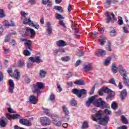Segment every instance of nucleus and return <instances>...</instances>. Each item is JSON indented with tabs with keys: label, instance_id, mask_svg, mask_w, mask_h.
I'll return each instance as SVG.
<instances>
[{
	"label": "nucleus",
	"instance_id": "c756f323",
	"mask_svg": "<svg viewBox=\"0 0 129 129\" xmlns=\"http://www.w3.org/2000/svg\"><path fill=\"white\" fill-rule=\"evenodd\" d=\"M110 61H111V57H107L104 62V65L107 66V65L110 63Z\"/></svg>",
	"mask_w": 129,
	"mask_h": 129
},
{
	"label": "nucleus",
	"instance_id": "2eb2a0df",
	"mask_svg": "<svg viewBox=\"0 0 129 129\" xmlns=\"http://www.w3.org/2000/svg\"><path fill=\"white\" fill-rule=\"evenodd\" d=\"M13 78H15L16 80H20L21 79V74L18 71V70H15L14 71V74L13 75L11 76Z\"/></svg>",
	"mask_w": 129,
	"mask_h": 129
},
{
	"label": "nucleus",
	"instance_id": "5fc2aeb1",
	"mask_svg": "<svg viewBox=\"0 0 129 129\" xmlns=\"http://www.w3.org/2000/svg\"><path fill=\"white\" fill-rule=\"evenodd\" d=\"M7 73H8V74L10 75V76H12V74H13V69H12V68H8L7 70Z\"/></svg>",
	"mask_w": 129,
	"mask_h": 129
},
{
	"label": "nucleus",
	"instance_id": "4be33fe9",
	"mask_svg": "<svg viewBox=\"0 0 129 129\" xmlns=\"http://www.w3.org/2000/svg\"><path fill=\"white\" fill-rule=\"evenodd\" d=\"M27 31L30 32V38H31V39H33V38H34V37H35V35H36V32H35V30L32 28H29L28 29H27Z\"/></svg>",
	"mask_w": 129,
	"mask_h": 129
},
{
	"label": "nucleus",
	"instance_id": "3c124183",
	"mask_svg": "<svg viewBox=\"0 0 129 129\" xmlns=\"http://www.w3.org/2000/svg\"><path fill=\"white\" fill-rule=\"evenodd\" d=\"M111 21H112V17H107V18L105 20V23L106 24H109V23H110Z\"/></svg>",
	"mask_w": 129,
	"mask_h": 129
},
{
	"label": "nucleus",
	"instance_id": "13d9d810",
	"mask_svg": "<svg viewBox=\"0 0 129 129\" xmlns=\"http://www.w3.org/2000/svg\"><path fill=\"white\" fill-rule=\"evenodd\" d=\"M14 119L15 118H17L18 119H20L22 118V116H21V115L18 114H15L14 115Z\"/></svg>",
	"mask_w": 129,
	"mask_h": 129
},
{
	"label": "nucleus",
	"instance_id": "423d86ee",
	"mask_svg": "<svg viewBox=\"0 0 129 129\" xmlns=\"http://www.w3.org/2000/svg\"><path fill=\"white\" fill-rule=\"evenodd\" d=\"M23 42H25L24 45L26 47V49H29L30 51H33V47H32V42L31 40H29L28 39H23L21 40Z\"/></svg>",
	"mask_w": 129,
	"mask_h": 129
},
{
	"label": "nucleus",
	"instance_id": "f257e3e1",
	"mask_svg": "<svg viewBox=\"0 0 129 129\" xmlns=\"http://www.w3.org/2000/svg\"><path fill=\"white\" fill-rule=\"evenodd\" d=\"M96 98V95L92 96L88 98V100L86 102V106L89 107L92 104L96 107H101L102 109L107 108L108 105L106 102L103 101L101 98L95 99Z\"/></svg>",
	"mask_w": 129,
	"mask_h": 129
},
{
	"label": "nucleus",
	"instance_id": "ea45409f",
	"mask_svg": "<svg viewBox=\"0 0 129 129\" xmlns=\"http://www.w3.org/2000/svg\"><path fill=\"white\" fill-rule=\"evenodd\" d=\"M62 109L66 114H69V110L67 108V107L65 105L62 106Z\"/></svg>",
	"mask_w": 129,
	"mask_h": 129
},
{
	"label": "nucleus",
	"instance_id": "f704fd0d",
	"mask_svg": "<svg viewBox=\"0 0 129 129\" xmlns=\"http://www.w3.org/2000/svg\"><path fill=\"white\" fill-rule=\"evenodd\" d=\"M25 66V62L23 60H20L18 63V67L22 68V67Z\"/></svg>",
	"mask_w": 129,
	"mask_h": 129
},
{
	"label": "nucleus",
	"instance_id": "6e6552de",
	"mask_svg": "<svg viewBox=\"0 0 129 129\" xmlns=\"http://www.w3.org/2000/svg\"><path fill=\"white\" fill-rule=\"evenodd\" d=\"M29 60H30L31 62H32V63H37V64H39V63H41L43 62V60H42V58H41V57L37 56H35V57L32 56L29 58Z\"/></svg>",
	"mask_w": 129,
	"mask_h": 129
},
{
	"label": "nucleus",
	"instance_id": "72a5a7b5",
	"mask_svg": "<svg viewBox=\"0 0 129 129\" xmlns=\"http://www.w3.org/2000/svg\"><path fill=\"white\" fill-rule=\"evenodd\" d=\"M123 81L125 86H129V80H127V77H123Z\"/></svg>",
	"mask_w": 129,
	"mask_h": 129
},
{
	"label": "nucleus",
	"instance_id": "a878e982",
	"mask_svg": "<svg viewBox=\"0 0 129 129\" xmlns=\"http://www.w3.org/2000/svg\"><path fill=\"white\" fill-rule=\"evenodd\" d=\"M52 123H53L54 125H55V126H61V124H62V123L61 122V121H58L57 119H54L52 120Z\"/></svg>",
	"mask_w": 129,
	"mask_h": 129
},
{
	"label": "nucleus",
	"instance_id": "aec40b11",
	"mask_svg": "<svg viewBox=\"0 0 129 129\" xmlns=\"http://www.w3.org/2000/svg\"><path fill=\"white\" fill-rule=\"evenodd\" d=\"M99 42L100 43L101 46H104V44L106 43V38L103 36H100Z\"/></svg>",
	"mask_w": 129,
	"mask_h": 129
},
{
	"label": "nucleus",
	"instance_id": "c85d7f7f",
	"mask_svg": "<svg viewBox=\"0 0 129 129\" xmlns=\"http://www.w3.org/2000/svg\"><path fill=\"white\" fill-rule=\"evenodd\" d=\"M109 33L111 37H115V36H116V30H115V29L110 30Z\"/></svg>",
	"mask_w": 129,
	"mask_h": 129
},
{
	"label": "nucleus",
	"instance_id": "5701e85b",
	"mask_svg": "<svg viewBox=\"0 0 129 129\" xmlns=\"http://www.w3.org/2000/svg\"><path fill=\"white\" fill-rule=\"evenodd\" d=\"M46 27L48 29V35H50V34L52 33V26H51V23L50 22H47Z\"/></svg>",
	"mask_w": 129,
	"mask_h": 129
},
{
	"label": "nucleus",
	"instance_id": "338daca9",
	"mask_svg": "<svg viewBox=\"0 0 129 129\" xmlns=\"http://www.w3.org/2000/svg\"><path fill=\"white\" fill-rule=\"evenodd\" d=\"M28 3L31 5H35V4H36V0H29Z\"/></svg>",
	"mask_w": 129,
	"mask_h": 129
},
{
	"label": "nucleus",
	"instance_id": "b1692460",
	"mask_svg": "<svg viewBox=\"0 0 129 129\" xmlns=\"http://www.w3.org/2000/svg\"><path fill=\"white\" fill-rule=\"evenodd\" d=\"M84 69L85 72H89L90 71H91L92 70L91 66L90 65V64L85 65L84 66Z\"/></svg>",
	"mask_w": 129,
	"mask_h": 129
},
{
	"label": "nucleus",
	"instance_id": "7ed1b4c3",
	"mask_svg": "<svg viewBox=\"0 0 129 129\" xmlns=\"http://www.w3.org/2000/svg\"><path fill=\"white\" fill-rule=\"evenodd\" d=\"M33 93H36L37 96H39V95L42 93L41 90L44 89V88H45V84L42 82H37L36 84L33 85Z\"/></svg>",
	"mask_w": 129,
	"mask_h": 129
},
{
	"label": "nucleus",
	"instance_id": "20e7f679",
	"mask_svg": "<svg viewBox=\"0 0 129 129\" xmlns=\"http://www.w3.org/2000/svg\"><path fill=\"white\" fill-rule=\"evenodd\" d=\"M72 93L77 96L79 98H84L85 95L87 93V91L84 89L78 90V89L74 88L72 90Z\"/></svg>",
	"mask_w": 129,
	"mask_h": 129
},
{
	"label": "nucleus",
	"instance_id": "052dcab7",
	"mask_svg": "<svg viewBox=\"0 0 129 129\" xmlns=\"http://www.w3.org/2000/svg\"><path fill=\"white\" fill-rule=\"evenodd\" d=\"M59 25L63 27V28H64L65 29H66V25H65V23H64L63 20H60L59 21Z\"/></svg>",
	"mask_w": 129,
	"mask_h": 129
},
{
	"label": "nucleus",
	"instance_id": "79ce46f5",
	"mask_svg": "<svg viewBox=\"0 0 129 129\" xmlns=\"http://www.w3.org/2000/svg\"><path fill=\"white\" fill-rule=\"evenodd\" d=\"M88 126H89L88 122H86V121H84L82 126V129L87 128Z\"/></svg>",
	"mask_w": 129,
	"mask_h": 129
},
{
	"label": "nucleus",
	"instance_id": "9b49d317",
	"mask_svg": "<svg viewBox=\"0 0 129 129\" xmlns=\"http://www.w3.org/2000/svg\"><path fill=\"white\" fill-rule=\"evenodd\" d=\"M19 122L20 123H21V124L26 125V126H31V125H32V123L25 118L20 119L19 120Z\"/></svg>",
	"mask_w": 129,
	"mask_h": 129
},
{
	"label": "nucleus",
	"instance_id": "2f4dec72",
	"mask_svg": "<svg viewBox=\"0 0 129 129\" xmlns=\"http://www.w3.org/2000/svg\"><path fill=\"white\" fill-rule=\"evenodd\" d=\"M42 108L43 109V112L45 113V114H47L48 116H50V115H51V114L50 113V110L49 109L45 108L44 107H42Z\"/></svg>",
	"mask_w": 129,
	"mask_h": 129
},
{
	"label": "nucleus",
	"instance_id": "58836bf2",
	"mask_svg": "<svg viewBox=\"0 0 129 129\" xmlns=\"http://www.w3.org/2000/svg\"><path fill=\"white\" fill-rule=\"evenodd\" d=\"M6 17V14H5V11H4V9H0V18L1 19H4Z\"/></svg>",
	"mask_w": 129,
	"mask_h": 129
},
{
	"label": "nucleus",
	"instance_id": "1a4fd4ad",
	"mask_svg": "<svg viewBox=\"0 0 129 129\" xmlns=\"http://www.w3.org/2000/svg\"><path fill=\"white\" fill-rule=\"evenodd\" d=\"M9 123V120L8 118L5 117H2L0 120V126L1 127H6L7 125Z\"/></svg>",
	"mask_w": 129,
	"mask_h": 129
},
{
	"label": "nucleus",
	"instance_id": "4468645a",
	"mask_svg": "<svg viewBox=\"0 0 129 129\" xmlns=\"http://www.w3.org/2000/svg\"><path fill=\"white\" fill-rule=\"evenodd\" d=\"M29 100L32 104H36L38 102V96L36 97L34 95H31L29 96Z\"/></svg>",
	"mask_w": 129,
	"mask_h": 129
},
{
	"label": "nucleus",
	"instance_id": "6e6d98bb",
	"mask_svg": "<svg viewBox=\"0 0 129 129\" xmlns=\"http://www.w3.org/2000/svg\"><path fill=\"white\" fill-rule=\"evenodd\" d=\"M75 36L76 37H78L79 36V32L78 31V28H75Z\"/></svg>",
	"mask_w": 129,
	"mask_h": 129
},
{
	"label": "nucleus",
	"instance_id": "8fccbe9b",
	"mask_svg": "<svg viewBox=\"0 0 129 129\" xmlns=\"http://www.w3.org/2000/svg\"><path fill=\"white\" fill-rule=\"evenodd\" d=\"M24 54L25 55V56H30V55H31V52H30V51H29V50H28V49H26V50H25L24 51Z\"/></svg>",
	"mask_w": 129,
	"mask_h": 129
},
{
	"label": "nucleus",
	"instance_id": "603ef678",
	"mask_svg": "<svg viewBox=\"0 0 129 129\" xmlns=\"http://www.w3.org/2000/svg\"><path fill=\"white\" fill-rule=\"evenodd\" d=\"M97 35H98L97 32L95 31V32L92 33L91 37L93 39H94V38H96L97 37Z\"/></svg>",
	"mask_w": 129,
	"mask_h": 129
},
{
	"label": "nucleus",
	"instance_id": "4c0bfd02",
	"mask_svg": "<svg viewBox=\"0 0 129 129\" xmlns=\"http://www.w3.org/2000/svg\"><path fill=\"white\" fill-rule=\"evenodd\" d=\"M106 49L107 51H109L110 52H111L112 51V49H111V44L110 43V41H108Z\"/></svg>",
	"mask_w": 129,
	"mask_h": 129
},
{
	"label": "nucleus",
	"instance_id": "37998d69",
	"mask_svg": "<svg viewBox=\"0 0 129 129\" xmlns=\"http://www.w3.org/2000/svg\"><path fill=\"white\" fill-rule=\"evenodd\" d=\"M56 19L57 20H64V16L59 14H56Z\"/></svg>",
	"mask_w": 129,
	"mask_h": 129
},
{
	"label": "nucleus",
	"instance_id": "864d4df0",
	"mask_svg": "<svg viewBox=\"0 0 129 129\" xmlns=\"http://www.w3.org/2000/svg\"><path fill=\"white\" fill-rule=\"evenodd\" d=\"M103 92H104V91L103 90V88H102L100 89L99 91H98L99 95H100V96H102V95H103Z\"/></svg>",
	"mask_w": 129,
	"mask_h": 129
},
{
	"label": "nucleus",
	"instance_id": "412c9836",
	"mask_svg": "<svg viewBox=\"0 0 129 129\" xmlns=\"http://www.w3.org/2000/svg\"><path fill=\"white\" fill-rule=\"evenodd\" d=\"M74 84L76 85H85V82L82 80H77L74 82Z\"/></svg>",
	"mask_w": 129,
	"mask_h": 129
},
{
	"label": "nucleus",
	"instance_id": "bb28decb",
	"mask_svg": "<svg viewBox=\"0 0 129 129\" xmlns=\"http://www.w3.org/2000/svg\"><path fill=\"white\" fill-rule=\"evenodd\" d=\"M41 4L42 5H47V7H48V8H50L51 7V2H50V0H42Z\"/></svg>",
	"mask_w": 129,
	"mask_h": 129
},
{
	"label": "nucleus",
	"instance_id": "dca6fc26",
	"mask_svg": "<svg viewBox=\"0 0 129 129\" xmlns=\"http://www.w3.org/2000/svg\"><path fill=\"white\" fill-rule=\"evenodd\" d=\"M56 46L59 47V48L65 47V46H67V43L63 40H59L56 42Z\"/></svg>",
	"mask_w": 129,
	"mask_h": 129
},
{
	"label": "nucleus",
	"instance_id": "c03bdc74",
	"mask_svg": "<svg viewBox=\"0 0 129 129\" xmlns=\"http://www.w3.org/2000/svg\"><path fill=\"white\" fill-rule=\"evenodd\" d=\"M51 118L54 120V119H56V118H59V115H57L56 114H52L50 115Z\"/></svg>",
	"mask_w": 129,
	"mask_h": 129
},
{
	"label": "nucleus",
	"instance_id": "473e14b6",
	"mask_svg": "<svg viewBox=\"0 0 129 129\" xmlns=\"http://www.w3.org/2000/svg\"><path fill=\"white\" fill-rule=\"evenodd\" d=\"M6 118L9 119V120H12V119H14V115L12 116V114L10 113H6Z\"/></svg>",
	"mask_w": 129,
	"mask_h": 129
},
{
	"label": "nucleus",
	"instance_id": "de8ad7c7",
	"mask_svg": "<svg viewBox=\"0 0 129 129\" xmlns=\"http://www.w3.org/2000/svg\"><path fill=\"white\" fill-rule=\"evenodd\" d=\"M111 107L113 109L116 110L118 108V106L115 102H113L111 104Z\"/></svg>",
	"mask_w": 129,
	"mask_h": 129
},
{
	"label": "nucleus",
	"instance_id": "c9c22d12",
	"mask_svg": "<svg viewBox=\"0 0 129 129\" xmlns=\"http://www.w3.org/2000/svg\"><path fill=\"white\" fill-rule=\"evenodd\" d=\"M70 103L72 106H76L77 105V102L75 99L70 100Z\"/></svg>",
	"mask_w": 129,
	"mask_h": 129
},
{
	"label": "nucleus",
	"instance_id": "f03ea898",
	"mask_svg": "<svg viewBox=\"0 0 129 129\" xmlns=\"http://www.w3.org/2000/svg\"><path fill=\"white\" fill-rule=\"evenodd\" d=\"M103 113H104V112L102 110L98 111L96 114L92 115V120H93V121H96V122H97L98 120H100V124H104L105 123L108 122L110 118L109 115H106L103 118H102V114H103Z\"/></svg>",
	"mask_w": 129,
	"mask_h": 129
},
{
	"label": "nucleus",
	"instance_id": "69168bd1",
	"mask_svg": "<svg viewBox=\"0 0 129 129\" xmlns=\"http://www.w3.org/2000/svg\"><path fill=\"white\" fill-rule=\"evenodd\" d=\"M105 30V27H101L100 28V34H103Z\"/></svg>",
	"mask_w": 129,
	"mask_h": 129
},
{
	"label": "nucleus",
	"instance_id": "ddd939ff",
	"mask_svg": "<svg viewBox=\"0 0 129 129\" xmlns=\"http://www.w3.org/2000/svg\"><path fill=\"white\" fill-rule=\"evenodd\" d=\"M119 96L120 100L123 101V100L125 99L126 96H127V92H126V90H122L120 93Z\"/></svg>",
	"mask_w": 129,
	"mask_h": 129
},
{
	"label": "nucleus",
	"instance_id": "e2e57ef3",
	"mask_svg": "<svg viewBox=\"0 0 129 129\" xmlns=\"http://www.w3.org/2000/svg\"><path fill=\"white\" fill-rule=\"evenodd\" d=\"M10 36L9 35H6V37H5V42L6 43L8 42H10Z\"/></svg>",
	"mask_w": 129,
	"mask_h": 129
},
{
	"label": "nucleus",
	"instance_id": "f3484780",
	"mask_svg": "<svg viewBox=\"0 0 129 129\" xmlns=\"http://www.w3.org/2000/svg\"><path fill=\"white\" fill-rule=\"evenodd\" d=\"M9 86H10L9 91L10 92H11V93H13V92H14V89H15V84L13 80H10Z\"/></svg>",
	"mask_w": 129,
	"mask_h": 129
},
{
	"label": "nucleus",
	"instance_id": "09e8293b",
	"mask_svg": "<svg viewBox=\"0 0 129 129\" xmlns=\"http://www.w3.org/2000/svg\"><path fill=\"white\" fill-rule=\"evenodd\" d=\"M3 25L6 28H10V22H9V21H8L7 20H5L4 21Z\"/></svg>",
	"mask_w": 129,
	"mask_h": 129
},
{
	"label": "nucleus",
	"instance_id": "774afa93",
	"mask_svg": "<svg viewBox=\"0 0 129 129\" xmlns=\"http://www.w3.org/2000/svg\"><path fill=\"white\" fill-rule=\"evenodd\" d=\"M117 129H126V125H123L122 126H120V127H117Z\"/></svg>",
	"mask_w": 129,
	"mask_h": 129
},
{
	"label": "nucleus",
	"instance_id": "a18cd8bd",
	"mask_svg": "<svg viewBox=\"0 0 129 129\" xmlns=\"http://www.w3.org/2000/svg\"><path fill=\"white\" fill-rule=\"evenodd\" d=\"M118 24L120 26H121V25H123V21L122 20V17H119L118 18Z\"/></svg>",
	"mask_w": 129,
	"mask_h": 129
},
{
	"label": "nucleus",
	"instance_id": "7c9ffc66",
	"mask_svg": "<svg viewBox=\"0 0 129 129\" xmlns=\"http://www.w3.org/2000/svg\"><path fill=\"white\" fill-rule=\"evenodd\" d=\"M121 119L123 123L124 124H127L128 123V121H127V119H126V118L124 116V115H122L121 116Z\"/></svg>",
	"mask_w": 129,
	"mask_h": 129
},
{
	"label": "nucleus",
	"instance_id": "a211bd4d",
	"mask_svg": "<svg viewBox=\"0 0 129 129\" xmlns=\"http://www.w3.org/2000/svg\"><path fill=\"white\" fill-rule=\"evenodd\" d=\"M21 16L22 17V19L24 20V24L27 25V23H26V22L28 21L29 20V19H28V18L26 17V16H28V13H26V12H25L24 11H22Z\"/></svg>",
	"mask_w": 129,
	"mask_h": 129
},
{
	"label": "nucleus",
	"instance_id": "9d476101",
	"mask_svg": "<svg viewBox=\"0 0 129 129\" xmlns=\"http://www.w3.org/2000/svg\"><path fill=\"white\" fill-rule=\"evenodd\" d=\"M95 54L98 57H104L106 55V51L103 49H99L95 52Z\"/></svg>",
	"mask_w": 129,
	"mask_h": 129
},
{
	"label": "nucleus",
	"instance_id": "cd10ccee",
	"mask_svg": "<svg viewBox=\"0 0 129 129\" xmlns=\"http://www.w3.org/2000/svg\"><path fill=\"white\" fill-rule=\"evenodd\" d=\"M46 74L47 73L46 72V71L43 70H40L39 73V77H40V78H44V77H46Z\"/></svg>",
	"mask_w": 129,
	"mask_h": 129
},
{
	"label": "nucleus",
	"instance_id": "0e129e2a",
	"mask_svg": "<svg viewBox=\"0 0 129 129\" xmlns=\"http://www.w3.org/2000/svg\"><path fill=\"white\" fill-rule=\"evenodd\" d=\"M84 54H85V52H84V51H80L78 52V56H79V57H81V56H83V55H84Z\"/></svg>",
	"mask_w": 129,
	"mask_h": 129
},
{
	"label": "nucleus",
	"instance_id": "4d7b16f0",
	"mask_svg": "<svg viewBox=\"0 0 129 129\" xmlns=\"http://www.w3.org/2000/svg\"><path fill=\"white\" fill-rule=\"evenodd\" d=\"M55 95L53 94H51L49 97V100H50L51 101H53L54 99H55Z\"/></svg>",
	"mask_w": 129,
	"mask_h": 129
},
{
	"label": "nucleus",
	"instance_id": "680f3d73",
	"mask_svg": "<svg viewBox=\"0 0 129 129\" xmlns=\"http://www.w3.org/2000/svg\"><path fill=\"white\" fill-rule=\"evenodd\" d=\"M33 66V62H30L29 61L27 63V68H31Z\"/></svg>",
	"mask_w": 129,
	"mask_h": 129
},
{
	"label": "nucleus",
	"instance_id": "bf43d9fd",
	"mask_svg": "<svg viewBox=\"0 0 129 129\" xmlns=\"http://www.w3.org/2000/svg\"><path fill=\"white\" fill-rule=\"evenodd\" d=\"M109 83L111 84H113L114 85H116V84L115 83V79L114 78L111 79V80L109 81Z\"/></svg>",
	"mask_w": 129,
	"mask_h": 129
},
{
	"label": "nucleus",
	"instance_id": "6ab92c4d",
	"mask_svg": "<svg viewBox=\"0 0 129 129\" xmlns=\"http://www.w3.org/2000/svg\"><path fill=\"white\" fill-rule=\"evenodd\" d=\"M115 95V93L114 92H112L108 94L107 96L105 97V99L106 100H111L114 96Z\"/></svg>",
	"mask_w": 129,
	"mask_h": 129
},
{
	"label": "nucleus",
	"instance_id": "0eeeda50",
	"mask_svg": "<svg viewBox=\"0 0 129 129\" xmlns=\"http://www.w3.org/2000/svg\"><path fill=\"white\" fill-rule=\"evenodd\" d=\"M41 122L42 125H50L51 124V120L47 117L41 118Z\"/></svg>",
	"mask_w": 129,
	"mask_h": 129
},
{
	"label": "nucleus",
	"instance_id": "39448f33",
	"mask_svg": "<svg viewBox=\"0 0 129 129\" xmlns=\"http://www.w3.org/2000/svg\"><path fill=\"white\" fill-rule=\"evenodd\" d=\"M118 70L121 76H122L123 77H127V72H126V71L122 68L121 65H118Z\"/></svg>",
	"mask_w": 129,
	"mask_h": 129
},
{
	"label": "nucleus",
	"instance_id": "a19ab883",
	"mask_svg": "<svg viewBox=\"0 0 129 129\" xmlns=\"http://www.w3.org/2000/svg\"><path fill=\"white\" fill-rule=\"evenodd\" d=\"M56 11H60V13H63V10H62V7L60 6H55L53 8Z\"/></svg>",
	"mask_w": 129,
	"mask_h": 129
},
{
	"label": "nucleus",
	"instance_id": "393cba45",
	"mask_svg": "<svg viewBox=\"0 0 129 129\" xmlns=\"http://www.w3.org/2000/svg\"><path fill=\"white\" fill-rule=\"evenodd\" d=\"M112 72L114 74L117 73V68H115V63H113L111 67Z\"/></svg>",
	"mask_w": 129,
	"mask_h": 129
},
{
	"label": "nucleus",
	"instance_id": "e433bc0d",
	"mask_svg": "<svg viewBox=\"0 0 129 129\" xmlns=\"http://www.w3.org/2000/svg\"><path fill=\"white\" fill-rule=\"evenodd\" d=\"M103 89L104 93H107L108 94L111 92H113V91H112V90L108 88H103Z\"/></svg>",
	"mask_w": 129,
	"mask_h": 129
},
{
	"label": "nucleus",
	"instance_id": "49530a36",
	"mask_svg": "<svg viewBox=\"0 0 129 129\" xmlns=\"http://www.w3.org/2000/svg\"><path fill=\"white\" fill-rule=\"evenodd\" d=\"M62 61H64L67 62L70 60V57L69 56H66L64 57H61Z\"/></svg>",
	"mask_w": 129,
	"mask_h": 129
},
{
	"label": "nucleus",
	"instance_id": "f8f14e48",
	"mask_svg": "<svg viewBox=\"0 0 129 129\" xmlns=\"http://www.w3.org/2000/svg\"><path fill=\"white\" fill-rule=\"evenodd\" d=\"M26 24H29L31 26H33L36 30H39L40 29V26L37 23H34L33 21H31V18H29V20L25 22Z\"/></svg>",
	"mask_w": 129,
	"mask_h": 129
}]
</instances>
